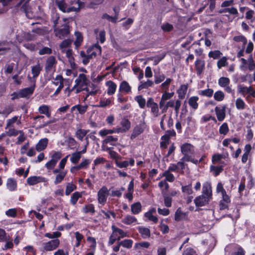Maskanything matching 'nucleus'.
Returning a JSON list of instances; mask_svg holds the SVG:
<instances>
[{"label":"nucleus","instance_id":"nucleus-1","mask_svg":"<svg viewBox=\"0 0 255 255\" xmlns=\"http://www.w3.org/2000/svg\"><path fill=\"white\" fill-rule=\"evenodd\" d=\"M101 47L98 44H95L89 48L86 52L81 51L80 55L82 57V62L84 65H87L90 59L95 57L101 54Z\"/></svg>","mask_w":255,"mask_h":255},{"label":"nucleus","instance_id":"nucleus-2","mask_svg":"<svg viewBox=\"0 0 255 255\" xmlns=\"http://www.w3.org/2000/svg\"><path fill=\"white\" fill-rule=\"evenodd\" d=\"M28 78L29 80L32 81L33 83V85L28 88H24L22 90H21L18 93H13L12 96H14L13 97H12V99H14L15 98H25L27 97L30 96L33 93L34 88H35V81H33L32 80V78L30 77H28Z\"/></svg>","mask_w":255,"mask_h":255},{"label":"nucleus","instance_id":"nucleus-3","mask_svg":"<svg viewBox=\"0 0 255 255\" xmlns=\"http://www.w3.org/2000/svg\"><path fill=\"white\" fill-rule=\"evenodd\" d=\"M60 245V241L58 239H54L47 242H44L41 244L40 251L45 252L52 251L56 250Z\"/></svg>","mask_w":255,"mask_h":255},{"label":"nucleus","instance_id":"nucleus-4","mask_svg":"<svg viewBox=\"0 0 255 255\" xmlns=\"http://www.w3.org/2000/svg\"><path fill=\"white\" fill-rule=\"evenodd\" d=\"M241 64L240 69L243 71H246L247 69L250 71L255 69V63L253 58L252 55H250L248 59L246 60L244 58L240 59Z\"/></svg>","mask_w":255,"mask_h":255},{"label":"nucleus","instance_id":"nucleus-5","mask_svg":"<svg viewBox=\"0 0 255 255\" xmlns=\"http://www.w3.org/2000/svg\"><path fill=\"white\" fill-rule=\"evenodd\" d=\"M238 92L245 97L247 101H249L251 97L255 98V90L251 86L240 85L238 86Z\"/></svg>","mask_w":255,"mask_h":255},{"label":"nucleus","instance_id":"nucleus-6","mask_svg":"<svg viewBox=\"0 0 255 255\" xmlns=\"http://www.w3.org/2000/svg\"><path fill=\"white\" fill-rule=\"evenodd\" d=\"M181 152L183 154V160H185V158H188L195 153L194 147L192 144L188 143H185L180 146Z\"/></svg>","mask_w":255,"mask_h":255},{"label":"nucleus","instance_id":"nucleus-7","mask_svg":"<svg viewBox=\"0 0 255 255\" xmlns=\"http://www.w3.org/2000/svg\"><path fill=\"white\" fill-rule=\"evenodd\" d=\"M109 194V191L108 188L104 186L98 192V203L102 205H104L107 200Z\"/></svg>","mask_w":255,"mask_h":255},{"label":"nucleus","instance_id":"nucleus-8","mask_svg":"<svg viewBox=\"0 0 255 255\" xmlns=\"http://www.w3.org/2000/svg\"><path fill=\"white\" fill-rule=\"evenodd\" d=\"M225 250L227 255H245L243 249L237 245L228 246Z\"/></svg>","mask_w":255,"mask_h":255},{"label":"nucleus","instance_id":"nucleus-9","mask_svg":"<svg viewBox=\"0 0 255 255\" xmlns=\"http://www.w3.org/2000/svg\"><path fill=\"white\" fill-rule=\"evenodd\" d=\"M56 4L59 9L64 12L79 11V5L78 4L77 6H68L64 1L62 0L57 1Z\"/></svg>","mask_w":255,"mask_h":255},{"label":"nucleus","instance_id":"nucleus-10","mask_svg":"<svg viewBox=\"0 0 255 255\" xmlns=\"http://www.w3.org/2000/svg\"><path fill=\"white\" fill-rule=\"evenodd\" d=\"M35 39V35L34 34L31 33H25L23 31H21L16 35V39L19 42H21L24 40L27 41L33 40Z\"/></svg>","mask_w":255,"mask_h":255},{"label":"nucleus","instance_id":"nucleus-11","mask_svg":"<svg viewBox=\"0 0 255 255\" xmlns=\"http://www.w3.org/2000/svg\"><path fill=\"white\" fill-rule=\"evenodd\" d=\"M112 234L118 239V241H120L122 238L128 237V233L124 231L123 230L117 227L115 225H113L111 227Z\"/></svg>","mask_w":255,"mask_h":255},{"label":"nucleus","instance_id":"nucleus-12","mask_svg":"<svg viewBox=\"0 0 255 255\" xmlns=\"http://www.w3.org/2000/svg\"><path fill=\"white\" fill-rule=\"evenodd\" d=\"M89 80L86 75L84 74H80L77 78L75 80V85L73 87V89L76 88V86L85 87L87 85Z\"/></svg>","mask_w":255,"mask_h":255},{"label":"nucleus","instance_id":"nucleus-13","mask_svg":"<svg viewBox=\"0 0 255 255\" xmlns=\"http://www.w3.org/2000/svg\"><path fill=\"white\" fill-rule=\"evenodd\" d=\"M57 63L56 58L53 56H49L46 61L45 69L46 72L52 71Z\"/></svg>","mask_w":255,"mask_h":255},{"label":"nucleus","instance_id":"nucleus-14","mask_svg":"<svg viewBox=\"0 0 255 255\" xmlns=\"http://www.w3.org/2000/svg\"><path fill=\"white\" fill-rule=\"evenodd\" d=\"M145 127V123L140 122L133 129L131 134L130 138L133 139L141 134L144 130Z\"/></svg>","mask_w":255,"mask_h":255},{"label":"nucleus","instance_id":"nucleus-15","mask_svg":"<svg viewBox=\"0 0 255 255\" xmlns=\"http://www.w3.org/2000/svg\"><path fill=\"white\" fill-rule=\"evenodd\" d=\"M226 109L225 105L221 107H216L215 112L217 116V118L219 121H223L226 117Z\"/></svg>","mask_w":255,"mask_h":255},{"label":"nucleus","instance_id":"nucleus-16","mask_svg":"<svg viewBox=\"0 0 255 255\" xmlns=\"http://www.w3.org/2000/svg\"><path fill=\"white\" fill-rule=\"evenodd\" d=\"M21 116H14L6 121V127L18 128L21 124Z\"/></svg>","mask_w":255,"mask_h":255},{"label":"nucleus","instance_id":"nucleus-17","mask_svg":"<svg viewBox=\"0 0 255 255\" xmlns=\"http://www.w3.org/2000/svg\"><path fill=\"white\" fill-rule=\"evenodd\" d=\"M46 181L45 178L40 176H33L29 177L27 179V184L29 185H34L40 182H45Z\"/></svg>","mask_w":255,"mask_h":255},{"label":"nucleus","instance_id":"nucleus-18","mask_svg":"<svg viewBox=\"0 0 255 255\" xmlns=\"http://www.w3.org/2000/svg\"><path fill=\"white\" fill-rule=\"evenodd\" d=\"M210 199L204 195L197 197L194 200V203L196 206L201 207L207 204Z\"/></svg>","mask_w":255,"mask_h":255},{"label":"nucleus","instance_id":"nucleus-19","mask_svg":"<svg viewBox=\"0 0 255 255\" xmlns=\"http://www.w3.org/2000/svg\"><path fill=\"white\" fill-rule=\"evenodd\" d=\"M205 62L200 59H197L195 62V67L197 74L200 75L205 69Z\"/></svg>","mask_w":255,"mask_h":255},{"label":"nucleus","instance_id":"nucleus-20","mask_svg":"<svg viewBox=\"0 0 255 255\" xmlns=\"http://www.w3.org/2000/svg\"><path fill=\"white\" fill-rule=\"evenodd\" d=\"M202 195H204L205 197H208L209 199L211 198L212 195V188L210 183L206 182L203 184Z\"/></svg>","mask_w":255,"mask_h":255},{"label":"nucleus","instance_id":"nucleus-21","mask_svg":"<svg viewBox=\"0 0 255 255\" xmlns=\"http://www.w3.org/2000/svg\"><path fill=\"white\" fill-rule=\"evenodd\" d=\"M106 85L108 87V95H112L115 94L117 88V86L116 83L111 80H109L106 83Z\"/></svg>","mask_w":255,"mask_h":255},{"label":"nucleus","instance_id":"nucleus-22","mask_svg":"<svg viewBox=\"0 0 255 255\" xmlns=\"http://www.w3.org/2000/svg\"><path fill=\"white\" fill-rule=\"evenodd\" d=\"M119 92L128 94L131 92V87L126 81H122L119 87Z\"/></svg>","mask_w":255,"mask_h":255},{"label":"nucleus","instance_id":"nucleus-23","mask_svg":"<svg viewBox=\"0 0 255 255\" xmlns=\"http://www.w3.org/2000/svg\"><path fill=\"white\" fill-rule=\"evenodd\" d=\"M48 140L47 138L41 139L36 144L35 148L37 151H41L44 150L47 146Z\"/></svg>","mask_w":255,"mask_h":255},{"label":"nucleus","instance_id":"nucleus-24","mask_svg":"<svg viewBox=\"0 0 255 255\" xmlns=\"http://www.w3.org/2000/svg\"><path fill=\"white\" fill-rule=\"evenodd\" d=\"M7 188L10 191H14L17 188V182L15 179L13 178H8L6 182Z\"/></svg>","mask_w":255,"mask_h":255},{"label":"nucleus","instance_id":"nucleus-25","mask_svg":"<svg viewBox=\"0 0 255 255\" xmlns=\"http://www.w3.org/2000/svg\"><path fill=\"white\" fill-rule=\"evenodd\" d=\"M38 112L41 114H44L48 118L50 117L51 112L50 107L46 105H42L38 108Z\"/></svg>","mask_w":255,"mask_h":255},{"label":"nucleus","instance_id":"nucleus-26","mask_svg":"<svg viewBox=\"0 0 255 255\" xmlns=\"http://www.w3.org/2000/svg\"><path fill=\"white\" fill-rule=\"evenodd\" d=\"M122 223L126 225L136 224L137 221L135 217L131 215L126 216L122 220Z\"/></svg>","mask_w":255,"mask_h":255},{"label":"nucleus","instance_id":"nucleus-27","mask_svg":"<svg viewBox=\"0 0 255 255\" xmlns=\"http://www.w3.org/2000/svg\"><path fill=\"white\" fill-rule=\"evenodd\" d=\"M118 140V138L117 136H114L113 135H108L103 140V144L110 143L112 145H116V142Z\"/></svg>","mask_w":255,"mask_h":255},{"label":"nucleus","instance_id":"nucleus-28","mask_svg":"<svg viewBox=\"0 0 255 255\" xmlns=\"http://www.w3.org/2000/svg\"><path fill=\"white\" fill-rule=\"evenodd\" d=\"M56 36L59 37L62 39L66 36L69 33V30L67 27H64L59 29H56L55 30Z\"/></svg>","mask_w":255,"mask_h":255},{"label":"nucleus","instance_id":"nucleus-29","mask_svg":"<svg viewBox=\"0 0 255 255\" xmlns=\"http://www.w3.org/2000/svg\"><path fill=\"white\" fill-rule=\"evenodd\" d=\"M84 154L83 153L80 152V151H76L75 152H73L71 154V157H70V161L72 163L76 164L80 160L81 157V154Z\"/></svg>","mask_w":255,"mask_h":255},{"label":"nucleus","instance_id":"nucleus-30","mask_svg":"<svg viewBox=\"0 0 255 255\" xmlns=\"http://www.w3.org/2000/svg\"><path fill=\"white\" fill-rule=\"evenodd\" d=\"M198 100L199 98L197 96H192L189 99L188 104L194 110L197 109L198 107V104L197 103Z\"/></svg>","mask_w":255,"mask_h":255},{"label":"nucleus","instance_id":"nucleus-31","mask_svg":"<svg viewBox=\"0 0 255 255\" xmlns=\"http://www.w3.org/2000/svg\"><path fill=\"white\" fill-rule=\"evenodd\" d=\"M138 230L143 239H146L150 237V232L149 229L143 227H139L138 228Z\"/></svg>","mask_w":255,"mask_h":255},{"label":"nucleus","instance_id":"nucleus-32","mask_svg":"<svg viewBox=\"0 0 255 255\" xmlns=\"http://www.w3.org/2000/svg\"><path fill=\"white\" fill-rule=\"evenodd\" d=\"M188 86L187 85H182L180 86V88L177 91L178 97L183 99L185 97L187 93Z\"/></svg>","mask_w":255,"mask_h":255},{"label":"nucleus","instance_id":"nucleus-33","mask_svg":"<svg viewBox=\"0 0 255 255\" xmlns=\"http://www.w3.org/2000/svg\"><path fill=\"white\" fill-rule=\"evenodd\" d=\"M42 70V67L40 66L39 63H37L36 65L31 67V73L33 75V78H35L40 73Z\"/></svg>","mask_w":255,"mask_h":255},{"label":"nucleus","instance_id":"nucleus-34","mask_svg":"<svg viewBox=\"0 0 255 255\" xmlns=\"http://www.w3.org/2000/svg\"><path fill=\"white\" fill-rule=\"evenodd\" d=\"M89 131V130H86L84 129L80 128L76 131L75 135L76 137L78 139L80 140H83L84 136L86 135V134Z\"/></svg>","mask_w":255,"mask_h":255},{"label":"nucleus","instance_id":"nucleus-35","mask_svg":"<svg viewBox=\"0 0 255 255\" xmlns=\"http://www.w3.org/2000/svg\"><path fill=\"white\" fill-rule=\"evenodd\" d=\"M236 107L238 110H243L247 106L244 101L241 98H238L235 102Z\"/></svg>","mask_w":255,"mask_h":255},{"label":"nucleus","instance_id":"nucleus-36","mask_svg":"<svg viewBox=\"0 0 255 255\" xmlns=\"http://www.w3.org/2000/svg\"><path fill=\"white\" fill-rule=\"evenodd\" d=\"M66 143H67L69 148L71 149H74L77 145V141L76 140L72 137L69 136L65 140Z\"/></svg>","mask_w":255,"mask_h":255},{"label":"nucleus","instance_id":"nucleus-37","mask_svg":"<svg viewBox=\"0 0 255 255\" xmlns=\"http://www.w3.org/2000/svg\"><path fill=\"white\" fill-rule=\"evenodd\" d=\"M141 210V205L139 202L135 203L131 205V211L133 214H138Z\"/></svg>","mask_w":255,"mask_h":255},{"label":"nucleus","instance_id":"nucleus-38","mask_svg":"<svg viewBox=\"0 0 255 255\" xmlns=\"http://www.w3.org/2000/svg\"><path fill=\"white\" fill-rule=\"evenodd\" d=\"M82 193L79 192H75L72 195L70 199V203L74 206L76 205L78 199L82 197Z\"/></svg>","mask_w":255,"mask_h":255},{"label":"nucleus","instance_id":"nucleus-39","mask_svg":"<svg viewBox=\"0 0 255 255\" xmlns=\"http://www.w3.org/2000/svg\"><path fill=\"white\" fill-rule=\"evenodd\" d=\"M210 169L211 172L213 173L215 176H217L219 175V174L223 170V165L219 166L211 165Z\"/></svg>","mask_w":255,"mask_h":255},{"label":"nucleus","instance_id":"nucleus-40","mask_svg":"<svg viewBox=\"0 0 255 255\" xmlns=\"http://www.w3.org/2000/svg\"><path fill=\"white\" fill-rule=\"evenodd\" d=\"M66 174L67 172L66 171L63 170H62V172L57 174L55 177V179L54 182V184H57L58 183H61L64 179Z\"/></svg>","mask_w":255,"mask_h":255},{"label":"nucleus","instance_id":"nucleus-41","mask_svg":"<svg viewBox=\"0 0 255 255\" xmlns=\"http://www.w3.org/2000/svg\"><path fill=\"white\" fill-rule=\"evenodd\" d=\"M72 41L70 39H66L62 41L60 44V48L61 49L62 52H64L66 48H68L70 46Z\"/></svg>","mask_w":255,"mask_h":255},{"label":"nucleus","instance_id":"nucleus-42","mask_svg":"<svg viewBox=\"0 0 255 255\" xmlns=\"http://www.w3.org/2000/svg\"><path fill=\"white\" fill-rule=\"evenodd\" d=\"M82 211L84 213H90L93 214L95 212V207L92 204L86 205L83 207Z\"/></svg>","mask_w":255,"mask_h":255},{"label":"nucleus","instance_id":"nucleus-43","mask_svg":"<svg viewBox=\"0 0 255 255\" xmlns=\"http://www.w3.org/2000/svg\"><path fill=\"white\" fill-rule=\"evenodd\" d=\"M214 93V91L212 89H207L203 90H200L198 92V94L207 97H211Z\"/></svg>","mask_w":255,"mask_h":255},{"label":"nucleus","instance_id":"nucleus-44","mask_svg":"<svg viewBox=\"0 0 255 255\" xmlns=\"http://www.w3.org/2000/svg\"><path fill=\"white\" fill-rule=\"evenodd\" d=\"M162 176L165 177V179L164 180H165L166 181L172 182L175 180V177H174V176L173 175V174L171 173L170 172H169V171H167V170L165 171L163 173Z\"/></svg>","mask_w":255,"mask_h":255},{"label":"nucleus","instance_id":"nucleus-45","mask_svg":"<svg viewBox=\"0 0 255 255\" xmlns=\"http://www.w3.org/2000/svg\"><path fill=\"white\" fill-rule=\"evenodd\" d=\"M92 162V160L83 158L81 162L79 164L80 168L81 169H87L89 166Z\"/></svg>","mask_w":255,"mask_h":255},{"label":"nucleus","instance_id":"nucleus-46","mask_svg":"<svg viewBox=\"0 0 255 255\" xmlns=\"http://www.w3.org/2000/svg\"><path fill=\"white\" fill-rule=\"evenodd\" d=\"M62 154L61 151H52L51 152V159L54 161L56 163L62 157Z\"/></svg>","mask_w":255,"mask_h":255},{"label":"nucleus","instance_id":"nucleus-47","mask_svg":"<svg viewBox=\"0 0 255 255\" xmlns=\"http://www.w3.org/2000/svg\"><path fill=\"white\" fill-rule=\"evenodd\" d=\"M230 80L229 78L222 77L219 78L218 80V84L219 85L224 88L227 85H230Z\"/></svg>","mask_w":255,"mask_h":255},{"label":"nucleus","instance_id":"nucleus-48","mask_svg":"<svg viewBox=\"0 0 255 255\" xmlns=\"http://www.w3.org/2000/svg\"><path fill=\"white\" fill-rule=\"evenodd\" d=\"M134 100L137 102L140 108H144L145 106V99L142 96L139 95L135 97Z\"/></svg>","mask_w":255,"mask_h":255},{"label":"nucleus","instance_id":"nucleus-49","mask_svg":"<svg viewBox=\"0 0 255 255\" xmlns=\"http://www.w3.org/2000/svg\"><path fill=\"white\" fill-rule=\"evenodd\" d=\"M121 124L124 132L128 130L130 128V123L128 119H123L121 121Z\"/></svg>","mask_w":255,"mask_h":255},{"label":"nucleus","instance_id":"nucleus-50","mask_svg":"<svg viewBox=\"0 0 255 255\" xmlns=\"http://www.w3.org/2000/svg\"><path fill=\"white\" fill-rule=\"evenodd\" d=\"M76 186L72 183H68L66 185L65 194L68 196L74 190L76 189Z\"/></svg>","mask_w":255,"mask_h":255},{"label":"nucleus","instance_id":"nucleus-51","mask_svg":"<svg viewBox=\"0 0 255 255\" xmlns=\"http://www.w3.org/2000/svg\"><path fill=\"white\" fill-rule=\"evenodd\" d=\"M133 244V241L130 239L124 240L120 242V245H121L124 248L130 249L132 247Z\"/></svg>","mask_w":255,"mask_h":255},{"label":"nucleus","instance_id":"nucleus-52","mask_svg":"<svg viewBox=\"0 0 255 255\" xmlns=\"http://www.w3.org/2000/svg\"><path fill=\"white\" fill-rule=\"evenodd\" d=\"M225 98V94L222 91H218L214 94V99L218 102L222 101Z\"/></svg>","mask_w":255,"mask_h":255},{"label":"nucleus","instance_id":"nucleus-53","mask_svg":"<svg viewBox=\"0 0 255 255\" xmlns=\"http://www.w3.org/2000/svg\"><path fill=\"white\" fill-rule=\"evenodd\" d=\"M75 35L76 37V39L74 42V44L76 47H78L80 46L82 41H83V37L82 36V34L79 32H75Z\"/></svg>","mask_w":255,"mask_h":255},{"label":"nucleus","instance_id":"nucleus-54","mask_svg":"<svg viewBox=\"0 0 255 255\" xmlns=\"http://www.w3.org/2000/svg\"><path fill=\"white\" fill-rule=\"evenodd\" d=\"M16 128L14 127H5V128L8 129V130L6 132V133L7 135L10 136H16L18 134L19 130H16L15 128Z\"/></svg>","mask_w":255,"mask_h":255},{"label":"nucleus","instance_id":"nucleus-55","mask_svg":"<svg viewBox=\"0 0 255 255\" xmlns=\"http://www.w3.org/2000/svg\"><path fill=\"white\" fill-rule=\"evenodd\" d=\"M155 83L158 84L161 82L163 81L165 78V76L163 74H160L159 73H155L154 74Z\"/></svg>","mask_w":255,"mask_h":255},{"label":"nucleus","instance_id":"nucleus-56","mask_svg":"<svg viewBox=\"0 0 255 255\" xmlns=\"http://www.w3.org/2000/svg\"><path fill=\"white\" fill-rule=\"evenodd\" d=\"M55 80H59V81H60V85H59L58 87L57 88V89L55 91V93H54V95L56 96L59 93V92H60L61 89L63 88V82L62 77L61 76H59V75L57 76L55 78Z\"/></svg>","mask_w":255,"mask_h":255},{"label":"nucleus","instance_id":"nucleus-57","mask_svg":"<svg viewBox=\"0 0 255 255\" xmlns=\"http://www.w3.org/2000/svg\"><path fill=\"white\" fill-rule=\"evenodd\" d=\"M233 39H234V41H235L236 42H242V43H243V47H245V45L247 43V38L244 36H243L242 35L235 36L234 37Z\"/></svg>","mask_w":255,"mask_h":255},{"label":"nucleus","instance_id":"nucleus-58","mask_svg":"<svg viewBox=\"0 0 255 255\" xmlns=\"http://www.w3.org/2000/svg\"><path fill=\"white\" fill-rule=\"evenodd\" d=\"M229 127L226 123H223L219 128V133L221 134L226 135L229 131Z\"/></svg>","mask_w":255,"mask_h":255},{"label":"nucleus","instance_id":"nucleus-59","mask_svg":"<svg viewBox=\"0 0 255 255\" xmlns=\"http://www.w3.org/2000/svg\"><path fill=\"white\" fill-rule=\"evenodd\" d=\"M222 55V53L219 50L212 51L208 54L209 57L213 58L214 59L220 57Z\"/></svg>","mask_w":255,"mask_h":255},{"label":"nucleus","instance_id":"nucleus-60","mask_svg":"<svg viewBox=\"0 0 255 255\" xmlns=\"http://www.w3.org/2000/svg\"><path fill=\"white\" fill-rule=\"evenodd\" d=\"M227 65V58L226 57H223L217 62V66L219 69L222 67L226 66Z\"/></svg>","mask_w":255,"mask_h":255},{"label":"nucleus","instance_id":"nucleus-61","mask_svg":"<svg viewBox=\"0 0 255 255\" xmlns=\"http://www.w3.org/2000/svg\"><path fill=\"white\" fill-rule=\"evenodd\" d=\"M153 84V82L152 81L148 80L146 82L142 83L138 86V90L148 88L149 87H151Z\"/></svg>","mask_w":255,"mask_h":255},{"label":"nucleus","instance_id":"nucleus-62","mask_svg":"<svg viewBox=\"0 0 255 255\" xmlns=\"http://www.w3.org/2000/svg\"><path fill=\"white\" fill-rule=\"evenodd\" d=\"M185 217V214L181 210L178 209L175 214V220L176 221H180Z\"/></svg>","mask_w":255,"mask_h":255},{"label":"nucleus","instance_id":"nucleus-63","mask_svg":"<svg viewBox=\"0 0 255 255\" xmlns=\"http://www.w3.org/2000/svg\"><path fill=\"white\" fill-rule=\"evenodd\" d=\"M151 109V113L155 117H157L159 115V108L157 104L149 107Z\"/></svg>","mask_w":255,"mask_h":255},{"label":"nucleus","instance_id":"nucleus-64","mask_svg":"<svg viewBox=\"0 0 255 255\" xmlns=\"http://www.w3.org/2000/svg\"><path fill=\"white\" fill-rule=\"evenodd\" d=\"M182 255H198L196 251L191 248H186L183 252Z\"/></svg>","mask_w":255,"mask_h":255}]
</instances>
